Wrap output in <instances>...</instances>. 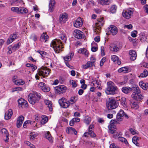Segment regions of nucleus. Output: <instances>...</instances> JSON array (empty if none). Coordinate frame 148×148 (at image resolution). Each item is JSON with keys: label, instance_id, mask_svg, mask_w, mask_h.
I'll return each mask as SVG.
<instances>
[{"label": "nucleus", "instance_id": "nucleus-59", "mask_svg": "<svg viewBox=\"0 0 148 148\" xmlns=\"http://www.w3.org/2000/svg\"><path fill=\"white\" fill-rule=\"evenodd\" d=\"M137 33V31H136L134 30L131 32V36L133 37H135L136 36V34Z\"/></svg>", "mask_w": 148, "mask_h": 148}, {"label": "nucleus", "instance_id": "nucleus-2", "mask_svg": "<svg viewBox=\"0 0 148 148\" xmlns=\"http://www.w3.org/2000/svg\"><path fill=\"white\" fill-rule=\"evenodd\" d=\"M42 98L40 94L35 91H33L30 93L28 96V100L29 103L33 105L38 103L40 99Z\"/></svg>", "mask_w": 148, "mask_h": 148}, {"label": "nucleus", "instance_id": "nucleus-36", "mask_svg": "<svg viewBox=\"0 0 148 148\" xmlns=\"http://www.w3.org/2000/svg\"><path fill=\"white\" fill-rule=\"evenodd\" d=\"M84 121L86 124L88 125L91 122V118L88 116H86L84 119Z\"/></svg>", "mask_w": 148, "mask_h": 148}, {"label": "nucleus", "instance_id": "nucleus-53", "mask_svg": "<svg viewBox=\"0 0 148 148\" xmlns=\"http://www.w3.org/2000/svg\"><path fill=\"white\" fill-rule=\"evenodd\" d=\"M36 136L34 133H32L30 134L29 138L31 140H33Z\"/></svg>", "mask_w": 148, "mask_h": 148}, {"label": "nucleus", "instance_id": "nucleus-54", "mask_svg": "<svg viewBox=\"0 0 148 148\" xmlns=\"http://www.w3.org/2000/svg\"><path fill=\"white\" fill-rule=\"evenodd\" d=\"M32 122L29 120H27L26 121H25L23 124V127L24 128H25L26 127V125H25V124H27L28 123H30V124H32Z\"/></svg>", "mask_w": 148, "mask_h": 148}, {"label": "nucleus", "instance_id": "nucleus-13", "mask_svg": "<svg viewBox=\"0 0 148 148\" xmlns=\"http://www.w3.org/2000/svg\"><path fill=\"white\" fill-rule=\"evenodd\" d=\"M68 14L66 13H63L60 15L59 20L61 23H64L67 21Z\"/></svg>", "mask_w": 148, "mask_h": 148}, {"label": "nucleus", "instance_id": "nucleus-35", "mask_svg": "<svg viewBox=\"0 0 148 148\" xmlns=\"http://www.w3.org/2000/svg\"><path fill=\"white\" fill-rule=\"evenodd\" d=\"M14 83L15 84L17 85H23L25 83V82L22 79L17 80L16 81H14Z\"/></svg>", "mask_w": 148, "mask_h": 148}, {"label": "nucleus", "instance_id": "nucleus-33", "mask_svg": "<svg viewBox=\"0 0 148 148\" xmlns=\"http://www.w3.org/2000/svg\"><path fill=\"white\" fill-rule=\"evenodd\" d=\"M92 47L91 48V51L93 52H95L97 51L98 48L97 47V44L95 42H92L91 44Z\"/></svg>", "mask_w": 148, "mask_h": 148}, {"label": "nucleus", "instance_id": "nucleus-41", "mask_svg": "<svg viewBox=\"0 0 148 148\" xmlns=\"http://www.w3.org/2000/svg\"><path fill=\"white\" fill-rule=\"evenodd\" d=\"M47 121L48 118L46 116H42V119L41 121V123L42 124H44L47 122Z\"/></svg>", "mask_w": 148, "mask_h": 148}, {"label": "nucleus", "instance_id": "nucleus-51", "mask_svg": "<svg viewBox=\"0 0 148 148\" xmlns=\"http://www.w3.org/2000/svg\"><path fill=\"white\" fill-rule=\"evenodd\" d=\"M114 126H111L110 127H109V128L110 130V132L111 134H113L115 133L116 130L114 128Z\"/></svg>", "mask_w": 148, "mask_h": 148}, {"label": "nucleus", "instance_id": "nucleus-50", "mask_svg": "<svg viewBox=\"0 0 148 148\" xmlns=\"http://www.w3.org/2000/svg\"><path fill=\"white\" fill-rule=\"evenodd\" d=\"M19 8L17 7H12L11 8V10L14 12L18 13V14Z\"/></svg>", "mask_w": 148, "mask_h": 148}, {"label": "nucleus", "instance_id": "nucleus-23", "mask_svg": "<svg viewBox=\"0 0 148 148\" xmlns=\"http://www.w3.org/2000/svg\"><path fill=\"white\" fill-rule=\"evenodd\" d=\"M74 55L73 53L71 52L69 54L64 57L63 59L66 61H69L71 60V57Z\"/></svg>", "mask_w": 148, "mask_h": 148}, {"label": "nucleus", "instance_id": "nucleus-5", "mask_svg": "<svg viewBox=\"0 0 148 148\" xmlns=\"http://www.w3.org/2000/svg\"><path fill=\"white\" fill-rule=\"evenodd\" d=\"M119 106V102L113 98L109 99L107 105V108L108 110L113 109L116 108Z\"/></svg>", "mask_w": 148, "mask_h": 148}, {"label": "nucleus", "instance_id": "nucleus-46", "mask_svg": "<svg viewBox=\"0 0 148 148\" xmlns=\"http://www.w3.org/2000/svg\"><path fill=\"white\" fill-rule=\"evenodd\" d=\"M61 39L62 40V42L66 43V35L64 34H62L61 35L60 37Z\"/></svg>", "mask_w": 148, "mask_h": 148}, {"label": "nucleus", "instance_id": "nucleus-58", "mask_svg": "<svg viewBox=\"0 0 148 148\" xmlns=\"http://www.w3.org/2000/svg\"><path fill=\"white\" fill-rule=\"evenodd\" d=\"M22 90V88L20 87H17L13 88L12 92H14L17 90L21 91Z\"/></svg>", "mask_w": 148, "mask_h": 148}, {"label": "nucleus", "instance_id": "nucleus-24", "mask_svg": "<svg viewBox=\"0 0 148 148\" xmlns=\"http://www.w3.org/2000/svg\"><path fill=\"white\" fill-rule=\"evenodd\" d=\"M78 52L79 53L83 54L86 56H88L89 54L88 51L84 48L79 49Z\"/></svg>", "mask_w": 148, "mask_h": 148}, {"label": "nucleus", "instance_id": "nucleus-10", "mask_svg": "<svg viewBox=\"0 0 148 148\" xmlns=\"http://www.w3.org/2000/svg\"><path fill=\"white\" fill-rule=\"evenodd\" d=\"M75 38L81 39L84 38V33L78 29H75L73 33Z\"/></svg>", "mask_w": 148, "mask_h": 148}, {"label": "nucleus", "instance_id": "nucleus-17", "mask_svg": "<svg viewBox=\"0 0 148 148\" xmlns=\"http://www.w3.org/2000/svg\"><path fill=\"white\" fill-rule=\"evenodd\" d=\"M104 21L102 18L100 19L98 21L97 23H96V29H98L99 31L97 32L100 31L101 29V26H103V25Z\"/></svg>", "mask_w": 148, "mask_h": 148}, {"label": "nucleus", "instance_id": "nucleus-8", "mask_svg": "<svg viewBox=\"0 0 148 148\" xmlns=\"http://www.w3.org/2000/svg\"><path fill=\"white\" fill-rule=\"evenodd\" d=\"M55 91L56 93L60 94L64 93L66 90V87L64 85H60L55 87Z\"/></svg>", "mask_w": 148, "mask_h": 148}, {"label": "nucleus", "instance_id": "nucleus-64", "mask_svg": "<svg viewBox=\"0 0 148 148\" xmlns=\"http://www.w3.org/2000/svg\"><path fill=\"white\" fill-rule=\"evenodd\" d=\"M94 125L93 124H90V125L89 126L88 128V131H92V129L94 128Z\"/></svg>", "mask_w": 148, "mask_h": 148}, {"label": "nucleus", "instance_id": "nucleus-16", "mask_svg": "<svg viewBox=\"0 0 148 148\" xmlns=\"http://www.w3.org/2000/svg\"><path fill=\"white\" fill-rule=\"evenodd\" d=\"M17 36V35L15 34H11L7 40L6 42L7 44L9 45L13 42L15 39L16 38Z\"/></svg>", "mask_w": 148, "mask_h": 148}, {"label": "nucleus", "instance_id": "nucleus-6", "mask_svg": "<svg viewBox=\"0 0 148 148\" xmlns=\"http://www.w3.org/2000/svg\"><path fill=\"white\" fill-rule=\"evenodd\" d=\"M51 70L46 67H42L38 69L37 71V74L43 78L47 77L49 74Z\"/></svg>", "mask_w": 148, "mask_h": 148}, {"label": "nucleus", "instance_id": "nucleus-21", "mask_svg": "<svg viewBox=\"0 0 148 148\" xmlns=\"http://www.w3.org/2000/svg\"><path fill=\"white\" fill-rule=\"evenodd\" d=\"M13 114L12 110L11 109L9 110L8 112H6L5 114V119L6 120L10 119Z\"/></svg>", "mask_w": 148, "mask_h": 148}, {"label": "nucleus", "instance_id": "nucleus-14", "mask_svg": "<svg viewBox=\"0 0 148 148\" xmlns=\"http://www.w3.org/2000/svg\"><path fill=\"white\" fill-rule=\"evenodd\" d=\"M56 2L54 0H50L49 5V10L52 12L54 10L55 8Z\"/></svg>", "mask_w": 148, "mask_h": 148}, {"label": "nucleus", "instance_id": "nucleus-40", "mask_svg": "<svg viewBox=\"0 0 148 148\" xmlns=\"http://www.w3.org/2000/svg\"><path fill=\"white\" fill-rule=\"evenodd\" d=\"M45 136L49 141L51 142L52 137L49 132H47V133L45 134Z\"/></svg>", "mask_w": 148, "mask_h": 148}, {"label": "nucleus", "instance_id": "nucleus-31", "mask_svg": "<svg viewBox=\"0 0 148 148\" xmlns=\"http://www.w3.org/2000/svg\"><path fill=\"white\" fill-rule=\"evenodd\" d=\"M118 71L119 73H126L128 72V69L127 67H123L119 69Z\"/></svg>", "mask_w": 148, "mask_h": 148}, {"label": "nucleus", "instance_id": "nucleus-19", "mask_svg": "<svg viewBox=\"0 0 148 148\" xmlns=\"http://www.w3.org/2000/svg\"><path fill=\"white\" fill-rule=\"evenodd\" d=\"M1 132L2 134L4 136H5L6 138L5 139H4V141L5 142H7L8 141L9 139V133L7 130L5 128H3L2 129Z\"/></svg>", "mask_w": 148, "mask_h": 148}, {"label": "nucleus", "instance_id": "nucleus-28", "mask_svg": "<svg viewBox=\"0 0 148 148\" xmlns=\"http://www.w3.org/2000/svg\"><path fill=\"white\" fill-rule=\"evenodd\" d=\"M140 86L143 89L145 90L148 87V83H145L142 81H141L139 82Z\"/></svg>", "mask_w": 148, "mask_h": 148}, {"label": "nucleus", "instance_id": "nucleus-47", "mask_svg": "<svg viewBox=\"0 0 148 148\" xmlns=\"http://www.w3.org/2000/svg\"><path fill=\"white\" fill-rule=\"evenodd\" d=\"M20 45V43L18 42L17 44L14 45L13 47H12V50L14 51H15L16 50H17V49L19 48V47Z\"/></svg>", "mask_w": 148, "mask_h": 148}, {"label": "nucleus", "instance_id": "nucleus-3", "mask_svg": "<svg viewBox=\"0 0 148 148\" xmlns=\"http://www.w3.org/2000/svg\"><path fill=\"white\" fill-rule=\"evenodd\" d=\"M51 46L53 49L56 53H58L62 51V42L60 40L55 39L51 43Z\"/></svg>", "mask_w": 148, "mask_h": 148}, {"label": "nucleus", "instance_id": "nucleus-55", "mask_svg": "<svg viewBox=\"0 0 148 148\" xmlns=\"http://www.w3.org/2000/svg\"><path fill=\"white\" fill-rule=\"evenodd\" d=\"M88 135H90L91 137H95L96 135L93 131H88Z\"/></svg>", "mask_w": 148, "mask_h": 148}, {"label": "nucleus", "instance_id": "nucleus-45", "mask_svg": "<svg viewBox=\"0 0 148 148\" xmlns=\"http://www.w3.org/2000/svg\"><path fill=\"white\" fill-rule=\"evenodd\" d=\"M119 121H118L117 120V119H113L110 122V124L111 125V126H113V125L114 124H118L119 123L118 122Z\"/></svg>", "mask_w": 148, "mask_h": 148}, {"label": "nucleus", "instance_id": "nucleus-4", "mask_svg": "<svg viewBox=\"0 0 148 148\" xmlns=\"http://www.w3.org/2000/svg\"><path fill=\"white\" fill-rule=\"evenodd\" d=\"M107 87L105 90L107 95H113L118 89L115 84L112 82L109 81L107 83Z\"/></svg>", "mask_w": 148, "mask_h": 148}, {"label": "nucleus", "instance_id": "nucleus-9", "mask_svg": "<svg viewBox=\"0 0 148 148\" xmlns=\"http://www.w3.org/2000/svg\"><path fill=\"white\" fill-rule=\"evenodd\" d=\"M123 117H124L126 119L128 118V116L124 112L123 110H121L117 115V120L119 122L122 121Z\"/></svg>", "mask_w": 148, "mask_h": 148}, {"label": "nucleus", "instance_id": "nucleus-43", "mask_svg": "<svg viewBox=\"0 0 148 148\" xmlns=\"http://www.w3.org/2000/svg\"><path fill=\"white\" fill-rule=\"evenodd\" d=\"M148 75V72L146 70H144L143 72L140 74L139 77H147Z\"/></svg>", "mask_w": 148, "mask_h": 148}, {"label": "nucleus", "instance_id": "nucleus-18", "mask_svg": "<svg viewBox=\"0 0 148 148\" xmlns=\"http://www.w3.org/2000/svg\"><path fill=\"white\" fill-rule=\"evenodd\" d=\"M130 59L132 61L134 60L136 58V52L134 50H130L129 52Z\"/></svg>", "mask_w": 148, "mask_h": 148}, {"label": "nucleus", "instance_id": "nucleus-63", "mask_svg": "<svg viewBox=\"0 0 148 148\" xmlns=\"http://www.w3.org/2000/svg\"><path fill=\"white\" fill-rule=\"evenodd\" d=\"M22 106L24 108H27L28 106V104L27 101L25 100Z\"/></svg>", "mask_w": 148, "mask_h": 148}, {"label": "nucleus", "instance_id": "nucleus-37", "mask_svg": "<svg viewBox=\"0 0 148 148\" xmlns=\"http://www.w3.org/2000/svg\"><path fill=\"white\" fill-rule=\"evenodd\" d=\"M121 103V105L124 107H126L127 106L126 99L125 98L122 97L120 99Z\"/></svg>", "mask_w": 148, "mask_h": 148}, {"label": "nucleus", "instance_id": "nucleus-25", "mask_svg": "<svg viewBox=\"0 0 148 148\" xmlns=\"http://www.w3.org/2000/svg\"><path fill=\"white\" fill-rule=\"evenodd\" d=\"M132 88L129 87H123L122 88V91L124 93L127 94L132 91Z\"/></svg>", "mask_w": 148, "mask_h": 148}, {"label": "nucleus", "instance_id": "nucleus-38", "mask_svg": "<svg viewBox=\"0 0 148 148\" xmlns=\"http://www.w3.org/2000/svg\"><path fill=\"white\" fill-rule=\"evenodd\" d=\"M132 88L134 91L133 92L138 93L139 94V93H141V91L140 90L138 86L137 85H135L133 86L132 87Z\"/></svg>", "mask_w": 148, "mask_h": 148}, {"label": "nucleus", "instance_id": "nucleus-22", "mask_svg": "<svg viewBox=\"0 0 148 148\" xmlns=\"http://www.w3.org/2000/svg\"><path fill=\"white\" fill-rule=\"evenodd\" d=\"M98 3L100 4L103 5H109L111 3V0H99Z\"/></svg>", "mask_w": 148, "mask_h": 148}, {"label": "nucleus", "instance_id": "nucleus-32", "mask_svg": "<svg viewBox=\"0 0 148 148\" xmlns=\"http://www.w3.org/2000/svg\"><path fill=\"white\" fill-rule=\"evenodd\" d=\"M49 38V36L46 34L44 33H43L41 36L40 37V39L41 40H45V42H46Z\"/></svg>", "mask_w": 148, "mask_h": 148}, {"label": "nucleus", "instance_id": "nucleus-29", "mask_svg": "<svg viewBox=\"0 0 148 148\" xmlns=\"http://www.w3.org/2000/svg\"><path fill=\"white\" fill-rule=\"evenodd\" d=\"M28 12V10L25 8L22 7L19 8L18 12L19 14H24L27 13Z\"/></svg>", "mask_w": 148, "mask_h": 148}, {"label": "nucleus", "instance_id": "nucleus-39", "mask_svg": "<svg viewBox=\"0 0 148 148\" xmlns=\"http://www.w3.org/2000/svg\"><path fill=\"white\" fill-rule=\"evenodd\" d=\"M128 130L132 135H134L138 134V132L134 128L130 127L129 129Z\"/></svg>", "mask_w": 148, "mask_h": 148}, {"label": "nucleus", "instance_id": "nucleus-34", "mask_svg": "<svg viewBox=\"0 0 148 148\" xmlns=\"http://www.w3.org/2000/svg\"><path fill=\"white\" fill-rule=\"evenodd\" d=\"M110 47V50L112 51L116 52L119 50V48L114 44L111 45Z\"/></svg>", "mask_w": 148, "mask_h": 148}, {"label": "nucleus", "instance_id": "nucleus-15", "mask_svg": "<svg viewBox=\"0 0 148 148\" xmlns=\"http://www.w3.org/2000/svg\"><path fill=\"white\" fill-rule=\"evenodd\" d=\"M108 29L113 35H116L118 32V29L116 27L113 25H111L108 27Z\"/></svg>", "mask_w": 148, "mask_h": 148}, {"label": "nucleus", "instance_id": "nucleus-11", "mask_svg": "<svg viewBox=\"0 0 148 148\" xmlns=\"http://www.w3.org/2000/svg\"><path fill=\"white\" fill-rule=\"evenodd\" d=\"M132 98L138 101H140L143 98V97L141 93H138L133 92L132 95Z\"/></svg>", "mask_w": 148, "mask_h": 148}, {"label": "nucleus", "instance_id": "nucleus-62", "mask_svg": "<svg viewBox=\"0 0 148 148\" xmlns=\"http://www.w3.org/2000/svg\"><path fill=\"white\" fill-rule=\"evenodd\" d=\"M90 61L93 64H94V63L96 61V59L95 58L93 57L92 56L90 57Z\"/></svg>", "mask_w": 148, "mask_h": 148}, {"label": "nucleus", "instance_id": "nucleus-44", "mask_svg": "<svg viewBox=\"0 0 148 148\" xmlns=\"http://www.w3.org/2000/svg\"><path fill=\"white\" fill-rule=\"evenodd\" d=\"M132 108L136 109L138 108V104L135 102H134L130 104Z\"/></svg>", "mask_w": 148, "mask_h": 148}, {"label": "nucleus", "instance_id": "nucleus-61", "mask_svg": "<svg viewBox=\"0 0 148 148\" xmlns=\"http://www.w3.org/2000/svg\"><path fill=\"white\" fill-rule=\"evenodd\" d=\"M31 38L34 41H36L37 40V37L34 34H32L31 36Z\"/></svg>", "mask_w": 148, "mask_h": 148}, {"label": "nucleus", "instance_id": "nucleus-27", "mask_svg": "<svg viewBox=\"0 0 148 148\" xmlns=\"http://www.w3.org/2000/svg\"><path fill=\"white\" fill-rule=\"evenodd\" d=\"M67 130V132L69 134H72L73 133L75 135H76L77 132L76 130L73 128L69 127Z\"/></svg>", "mask_w": 148, "mask_h": 148}, {"label": "nucleus", "instance_id": "nucleus-48", "mask_svg": "<svg viewBox=\"0 0 148 148\" xmlns=\"http://www.w3.org/2000/svg\"><path fill=\"white\" fill-rule=\"evenodd\" d=\"M119 140L122 142H124L125 144H127L128 143L127 140L125 138L123 137H119Z\"/></svg>", "mask_w": 148, "mask_h": 148}, {"label": "nucleus", "instance_id": "nucleus-7", "mask_svg": "<svg viewBox=\"0 0 148 148\" xmlns=\"http://www.w3.org/2000/svg\"><path fill=\"white\" fill-rule=\"evenodd\" d=\"M134 10L131 8H128L123 10L122 15L123 17L126 19H129L133 14Z\"/></svg>", "mask_w": 148, "mask_h": 148}, {"label": "nucleus", "instance_id": "nucleus-30", "mask_svg": "<svg viewBox=\"0 0 148 148\" xmlns=\"http://www.w3.org/2000/svg\"><path fill=\"white\" fill-rule=\"evenodd\" d=\"M139 140V138L137 136H134L132 139L133 143L136 146L138 147L139 145V144L137 142Z\"/></svg>", "mask_w": 148, "mask_h": 148}, {"label": "nucleus", "instance_id": "nucleus-60", "mask_svg": "<svg viewBox=\"0 0 148 148\" xmlns=\"http://www.w3.org/2000/svg\"><path fill=\"white\" fill-rule=\"evenodd\" d=\"M26 144H27L28 146H29L30 148H35V146L33 144H31L28 141L26 142Z\"/></svg>", "mask_w": 148, "mask_h": 148}, {"label": "nucleus", "instance_id": "nucleus-42", "mask_svg": "<svg viewBox=\"0 0 148 148\" xmlns=\"http://www.w3.org/2000/svg\"><path fill=\"white\" fill-rule=\"evenodd\" d=\"M117 7L115 5H112L110 9V11L112 13H114L116 12Z\"/></svg>", "mask_w": 148, "mask_h": 148}, {"label": "nucleus", "instance_id": "nucleus-52", "mask_svg": "<svg viewBox=\"0 0 148 148\" xmlns=\"http://www.w3.org/2000/svg\"><path fill=\"white\" fill-rule=\"evenodd\" d=\"M25 101V100L21 98L18 100V103L19 105L22 106Z\"/></svg>", "mask_w": 148, "mask_h": 148}, {"label": "nucleus", "instance_id": "nucleus-12", "mask_svg": "<svg viewBox=\"0 0 148 148\" xmlns=\"http://www.w3.org/2000/svg\"><path fill=\"white\" fill-rule=\"evenodd\" d=\"M83 24L82 19L80 17L77 18L73 22L74 26L77 28L81 27Z\"/></svg>", "mask_w": 148, "mask_h": 148}, {"label": "nucleus", "instance_id": "nucleus-1", "mask_svg": "<svg viewBox=\"0 0 148 148\" xmlns=\"http://www.w3.org/2000/svg\"><path fill=\"white\" fill-rule=\"evenodd\" d=\"M77 100V97L75 96L71 97L69 101H67L65 98L62 97L59 100L58 102L61 107L67 108L69 106L70 104L75 103Z\"/></svg>", "mask_w": 148, "mask_h": 148}, {"label": "nucleus", "instance_id": "nucleus-20", "mask_svg": "<svg viewBox=\"0 0 148 148\" xmlns=\"http://www.w3.org/2000/svg\"><path fill=\"white\" fill-rule=\"evenodd\" d=\"M24 117L23 116H20L18 118L17 121V127H20L22 125L24 120Z\"/></svg>", "mask_w": 148, "mask_h": 148}, {"label": "nucleus", "instance_id": "nucleus-56", "mask_svg": "<svg viewBox=\"0 0 148 148\" xmlns=\"http://www.w3.org/2000/svg\"><path fill=\"white\" fill-rule=\"evenodd\" d=\"M118 57L115 55H113L111 57V59L113 62H115L118 59Z\"/></svg>", "mask_w": 148, "mask_h": 148}, {"label": "nucleus", "instance_id": "nucleus-49", "mask_svg": "<svg viewBox=\"0 0 148 148\" xmlns=\"http://www.w3.org/2000/svg\"><path fill=\"white\" fill-rule=\"evenodd\" d=\"M45 92H47L50 91V89L49 87L47 86H43L41 88Z\"/></svg>", "mask_w": 148, "mask_h": 148}, {"label": "nucleus", "instance_id": "nucleus-26", "mask_svg": "<svg viewBox=\"0 0 148 148\" xmlns=\"http://www.w3.org/2000/svg\"><path fill=\"white\" fill-rule=\"evenodd\" d=\"M44 102L45 104L49 108V111H52L53 108L51 102L49 100H45Z\"/></svg>", "mask_w": 148, "mask_h": 148}, {"label": "nucleus", "instance_id": "nucleus-57", "mask_svg": "<svg viewBox=\"0 0 148 148\" xmlns=\"http://www.w3.org/2000/svg\"><path fill=\"white\" fill-rule=\"evenodd\" d=\"M70 83L72 85L73 87L75 88L77 86L76 83L75 81L72 80L70 81Z\"/></svg>", "mask_w": 148, "mask_h": 148}]
</instances>
